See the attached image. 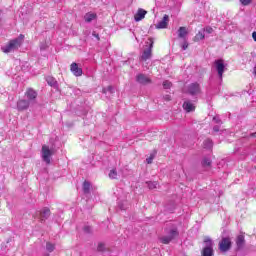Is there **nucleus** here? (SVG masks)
Masks as SVG:
<instances>
[{"instance_id":"f257e3e1","label":"nucleus","mask_w":256,"mask_h":256,"mask_svg":"<svg viewBox=\"0 0 256 256\" xmlns=\"http://www.w3.org/2000/svg\"><path fill=\"white\" fill-rule=\"evenodd\" d=\"M24 39L25 36L23 34H20L19 37L11 40L8 45L2 47L3 53H11L12 51H17V49H19V47L23 45Z\"/></svg>"},{"instance_id":"f03ea898","label":"nucleus","mask_w":256,"mask_h":256,"mask_svg":"<svg viewBox=\"0 0 256 256\" xmlns=\"http://www.w3.org/2000/svg\"><path fill=\"white\" fill-rule=\"evenodd\" d=\"M54 153L55 151L53 149H50L48 145L42 146L41 157L46 165H49L51 163V157H53Z\"/></svg>"},{"instance_id":"7ed1b4c3","label":"nucleus","mask_w":256,"mask_h":256,"mask_svg":"<svg viewBox=\"0 0 256 256\" xmlns=\"http://www.w3.org/2000/svg\"><path fill=\"white\" fill-rule=\"evenodd\" d=\"M205 247L202 249V256H213V240L209 236L204 238Z\"/></svg>"},{"instance_id":"20e7f679","label":"nucleus","mask_w":256,"mask_h":256,"mask_svg":"<svg viewBox=\"0 0 256 256\" xmlns=\"http://www.w3.org/2000/svg\"><path fill=\"white\" fill-rule=\"evenodd\" d=\"M178 236H179V231L177 230V228H172L168 232V236H162L160 238V241L164 245H169V243H171V241H173V239H175V237H178Z\"/></svg>"},{"instance_id":"39448f33","label":"nucleus","mask_w":256,"mask_h":256,"mask_svg":"<svg viewBox=\"0 0 256 256\" xmlns=\"http://www.w3.org/2000/svg\"><path fill=\"white\" fill-rule=\"evenodd\" d=\"M187 93L192 97H198V95H201V85L197 82L189 84L187 87Z\"/></svg>"},{"instance_id":"423d86ee","label":"nucleus","mask_w":256,"mask_h":256,"mask_svg":"<svg viewBox=\"0 0 256 256\" xmlns=\"http://www.w3.org/2000/svg\"><path fill=\"white\" fill-rule=\"evenodd\" d=\"M233 243L231 242V238L223 237L222 240L219 242V249L221 253H227V251L231 250V246Z\"/></svg>"},{"instance_id":"0eeeda50","label":"nucleus","mask_w":256,"mask_h":256,"mask_svg":"<svg viewBox=\"0 0 256 256\" xmlns=\"http://www.w3.org/2000/svg\"><path fill=\"white\" fill-rule=\"evenodd\" d=\"M214 65L216 67L219 79L222 81L223 73H225V62L223 61V59H218L214 61Z\"/></svg>"},{"instance_id":"6e6552de","label":"nucleus","mask_w":256,"mask_h":256,"mask_svg":"<svg viewBox=\"0 0 256 256\" xmlns=\"http://www.w3.org/2000/svg\"><path fill=\"white\" fill-rule=\"evenodd\" d=\"M150 46L145 49L142 53L141 59L142 61H147L148 59H151L152 51H153V38H149Z\"/></svg>"},{"instance_id":"1a4fd4ad","label":"nucleus","mask_w":256,"mask_h":256,"mask_svg":"<svg viewBox=\"0 0 256 256\" xmlns=\"http://www.w3.org/2000/svg\"><path fill=\"white\" fill-rule=\"evenodd\" d=\"M70 71L75 77H81V75H83V69L75 62L70 65Z\"/></svg>"},{"instance_id":"9d476101","label":"nucleus","mask_w":256,"mask_h":256,"mask_svg":"<svg viewBox=\"0 0 256 256\" xmlns=\"http://www.w3.org/2000/svg\"><path fill=\"white\" fill-rule=\"evenodd\" d=\"M169 25V15L165 14L161 21L156 24V29H167Z\"/></svg>"},{"instance_id":"9b49d317","label":"nucleus","mask_w":256,"mask_h":256,"mask_svg":"<svg viewBox=\"0 0 256 256\" xmlns=\"http://www.w3.org/2000/svg\"><path fill=\"white\" fill-rule=\"evenodd\" d=\"M136 81L137 83H140V85H149V83H151L150 78L145 74H138L136 76Z\"/></svg>"},{"instance_id":"f8f14e48","label":"nucleus","mask_w":256,"mask_h":256,"mask_svg":"<svg viewBox=\"0 0 256 256\" xmlns=\"http://www.w3.org/2000/svg\"><path fill=\"white\" fill-rule=\"evenodd\" d=\"M25 96L27 97L28 101L30 103H35V99H37V92L31 88H29L26 92H25Z\"/></svg>"},{"instance_id":"ddd939ff","label":"nucleus","mask_w":256,"mask_h":256,"mask_svg":"<svg viewBox=\"0 0 256 256\" xmlns=\"http://www.w3.org/2000/svg\"><path fill=\"white\" fill-rule=\"evenodd\" d=\"M29 105H31V102L29 100H19L17 102V109L18 111H25L29 109Z\"/></svg>"},{"instance_id":"4468645a","label":"nucleus","mask_w":256,"mask_h":256,"mask_svg":"<svg viewBox=\"0 0 256 256\" xmlns=\"http://www.w3.org/2000/svg\"><path fill=\"white\" fill-rule=\"evenodd\" d=\"M183 109L186 113H191L195 111V104L191 100H186L183 103Z\"/></svg>"},{"instance_id":"2eb2a0df","label":"nucleus","mask_w":256,"mask_h":256,"mask_svg":"<svg viewBox=\"0 0 256 256\" xmlns=\"http://www.w3.org/2000/svg\"><path fill=\"white\" fill-rule=\"evenodd\" d=\"M51 217V210L49 208H43L40 211V221L43 223V221H47Z\"/></svg>"},{"instance_id":"dca6fc26","label":"nucleus","mask_w":256,"mask_h":256,"mask_svg":"<svg viewBox=\"0 0 256 256\" xmlns=\"http://www.w3.org/2000/svg\"><path fill=\"white\" fill-rule=\"evenodd\" d=\"M145 15H147V11L140 8L135 14L134 19L135 21H142V19H145Z\"/></svg>"},{"instance_id":"f3484780","label":"nucleus","mask_w":256,"mask_h":256,"mask_svg":"<svg viewBox=\"0 0 256 256\" xmlns=\"http://www.w3.org/2000/svg\"><path fill=\"white\" fill-rule=\"evenodd\" d=\"M236 245H237V249H243V247H245V236L244 235L237 236Z\"/></svg>"},{"instance_id":"a211bd4d","label":"nucleus","mask_w":256,"mask_h":256,"mask_svg":"<svg viewBox=\"0 0 256 256\" xmlns=\"http://www.w3.org/2000/svg\"><path fill=\"white\" fill-rule=\"evenodd\" d=\"M97 17V14L95 13H86L84 16V19L86 23H91L95 18Z\"/></svg>"},{"instance_id":"6ab92c4d","label":"nucleus","mask_w":256,"mask_h":256,"mask_svg":"<svg viewBox=\"0 0 256 256\" xmlns=\"http://www.w3.org/2000/svg\"><path fill=\"white\" fill-rule=\"evenodd\" d=\"M178 37L180 39H185V37H187V28L185 27H180L178 29Z\"/></svg>"},{"instance_id":"aec40b11","label":"nucleus","mask_w":256,"mask_h":256,"mask_svg":"<svg viewBox=\"0 0 256 256\" xmlns=\"http://www.w3.org/2000/svg\"><path fill=\"white\" fill-rule=\"evenodd\" d=\"M46 81L48 85H50V87H54V89H57V80H55V78L48 76L46 78Z\"/></svg>"},{"instance_id":"412c9836","label":"nucleus","mask_w":256,"mask_h":256,"mask_svg":"<svg viewBox=\"0 0 256 256\" xmlns=\"http://www.w3.org/2000/svg\"><path fill=\"white\" fill-rule=\"evenodd\" d=\"M205 39V31L200 30L194 37V41H203Z\"/></svg>"},{"instance_id":"4be33fe9","label":"nucleus","mask_w":256,"mask_h":256,"mask_svg":"<svg viewBox=\"0 0 256 256\" xmlns=\"http://www.w3.org/2000/svg\"><path fill=\"white\" fill-rule=\"evenodd\" d=\"M83 191H84L85 195H88V193H90V191H91V183L89 181H84V183H83Z\"/></svg>"},{"instance_id":"5701e85b","label":"nucleus","mask_w":256,"mask_h":256,"mask_svg":"<svg viewBox=\"0 0 256 256\" xmlns=\"http://www.w3.org/2000/svg\"><path fill=\"white\" fill-rule=\"evenodd\" d=\"M203 147L204 149H211L213 147V140L211 139L204 140Z\"/></svg>"},{"instance_id":"b1692460","label":"nucleus","mask_w":256,"mask_h":256,"mask_svg":"<svg viewBox=\"0 0 256 256\" xmlns=\"http://www.w3.org/2000/svg\"><path fill=\"white\" fill-rule=\"evenodd\" d=\"M146 184L148 185V189H151V190L157 189V187H159V183L155 181L154 182L149 181V182H146Z\"/></svg>"},{"instance_id":"393cba45","label":"nucleus","mask_w":256,"mask_h":256,"mask_svg":"<svg viewBox=\"0 0 256 256\" xmlns=\"http://www.w3.org/2000/svg\"><path fill=\"white\" fill-rule=\"evenodd\" d=\"M203 167H211V159L209 158H204L202 161Z\"/></svg>"},{"instance_id":"a878e982","label":"nucleus","mask_w":256,"mask_h":256,"mask_svg":"<svg viewBox=\"0 0 256 256\" xmlns=\"http://www.w3.org/2000/svg\"><path fill=\"white\" fill-rule=\"evenodd\" d=\"M46 249H47V251H49V253H52V251H55V245L48 242L46 244Z\"/></svg>"},{"instance_id":"bb28decb","label":"nucleus","mask_w":256,"mask_h":256,"mask_svg":"<svg viewBox=\"0 0 256 256\" xmlns=\"http://www.w3.org/2000/svg\"><path fill=\"white\" fill-rule=\"evenodd\" d=\"M109 177H110V179H115L117 177V170L112 169L109 173Z\"/></svg>"},{"instance_id":"cd10ccee","label":"nucleus","mask_w":256,"mask_h":256,"mask_svg":"<svg viewBox=\"0 0 256 256\" xmlns=\"http://www.w3.org/2000/svg\"><path fill=\"white\" fill-rule=\"evenodd\" d=\"M202 30L204 31V33H207L208 35H211V33H213V29L211 28V26H207Z\"/></svg>"},{"instance_id":"c85d7f7f","label":"nucleus","mask_w":256,"mask_h":256,"mask_svg":"<svg viewBox=\"0 0 256 256\" xmlns=\"http://www.w3.org/2000/svg\"><path fill=\"white\" fill-rule=\"evenodd\" d=\"M171 82L169 80H166L163 82V88L164 89H171Z\"/></svg>"},{"instance_id":"c756f323","label":"nucleus","mask_w":256,"mask_h":256,"mask_svg":"<svg viewBox=\"0 0 256 256\" xmlns=\"http://www.w3.org/2000/svg\"><path fill=\"white\" fill-rule=\"evenodd\" d=\"M188 47H189V42H187V40H184V42L181 45L182 50L187 51Z\"/></svg>"},{"instance_id":"7c9ffc66","label":"nucleus","mask_w":256,"mask_h":256,"mask_svg":"<svg viewBox=\"0 0 256 256\" xmlns=\"http://www.w3.org/2000/svg\"><path fill=\"white\" fill-rule=\"evenodd\" d=\"M153 159H155V156L152 154L146 159V163H148V165H151L153 163Z\"/></svg>"},{"instance_id":"2f4dec72","label":"nucleus","mask_w":256,"mask_h":256,"mask_svg":"<svg viewBox=\"0 0 256 256\" xmlns=\"http://www.w3.org/2000/svg\"><path fill=\"white\" fill-rule=\"evenodd\" d=\"M251 1L253 0H240V3L244 6L251 5Z\"/></svg>"},{"instance_id":"473e14b6","label":"nucleus","mask_w":256,"mask_h":256,"mask_svg":"<svg viewBox=\"0 0 256 256\" xmlns=\"http://www.w3.org/2000/svg\"><path fill=\"white\" fill-rule=\"evenodd\" d=\"M97 249H98V251H105V244L99 243Z\"/></svg>"},{"instance_id":"72a5a7b5","label":"nucleus","mask_w":256,"mask_h":256,"mask_svg":"<svg viewBox=\"0 0 256 256\" xmlns=\"http://www.w3.org/2000/svg\"><path fill=\"white\" fill-rule=\"evenodd\" d=\"M213 121H215V123H217L218 125L221 124V119H219L218 116H215V117L213 118Z\"/></svg>"},{"instance_id":"f704fd0d","label":"nucleus","mask_w":256,"mask_h":256,"mask_svg":"<svg viewBox=\"0 0 256 256\" xmlns=\"http://www.w3.org/2000/svg\"><path fill=\"white\" fill-rule=\"evenodd\" d=\"M213 131H214L215 133H219V131H220L219 125L214 126V127H213Z\"/></svg>"},{"instance_id":"c9c22d12","label":"nucleus","mask_w":256,"mask_h":256,"mask_svg":"<svg viewBox=\"0 0 256 256\" xmlns=\"http://www.w3.org/2000/svg\"><path fill=\"white\" fill-rule=\"evenodd\" d=\"M84 232L85 233H90L91 232V227L90 226H85L84 227Z\"/></svg>"},{"instance_id":"e433bc0d","label":"nucleus","mask_w":256,"mask_h":256,"mask_svg":"<svg viewBox=\"0 0 256 256\" xmlns=\"http://www.w3.org/2000/svg\"><path fill=\"white\" fill-rule=\"evenodd\" d=\"M164 99H165V101H171V96L166 95V96L164 97Z\"/></svg>"},{"instance_id":"4c0bfd02","label":"nucleus","mask_w":256,"mask_h":256,"mask_svg":"<svg viewBox=\"0 0 256 256\" xmlns=\"http://www.w3.org/2000/svg\"><path fill=\"white\" fill-rule=\"evenodd\" d=\"M252 39L256 42V32L252 33Z\"/></svg>"},{"instance_id":"58836bf2","label":"nucleus","mask_w":256,"mask_h":256,"mask_svg":"<svg viewBox=\"0 0 256 256\" xmlns=\"http://www.w3.org/2000/svg\"><path fill=\"white\" fill-rule=\"evenodd\" d=\"M97 39H99V34L94 35Z\"/></svg>"},{"instance_id":"ea45409f","label":"nucleus","mask_w":256,"mask_h":256,"mask_svg":"<svg viewBox=\"0 0 256 256\" xmlns=\"http://www.w3.org/2000/svg\"><path fill=\"white\" fill-rule=\"evenodd\" d=\"M111 89H113V87L109 86V87H108V90L111 91Z\"/></svg>"},{"instance_id":"a19ab883","label":"nucleus","mask_w":256,"mask_h":256,"mask_svg":"<svg viewBox=\"0 0 256 256\" xmlns=\"http://www.w3.org/2000/svg\"><path fill=\"white\" fill-rule=\"evenodd\" d=\"M252 137H256V133H253V134H252Z\"/></svg>"}]
</instances>
